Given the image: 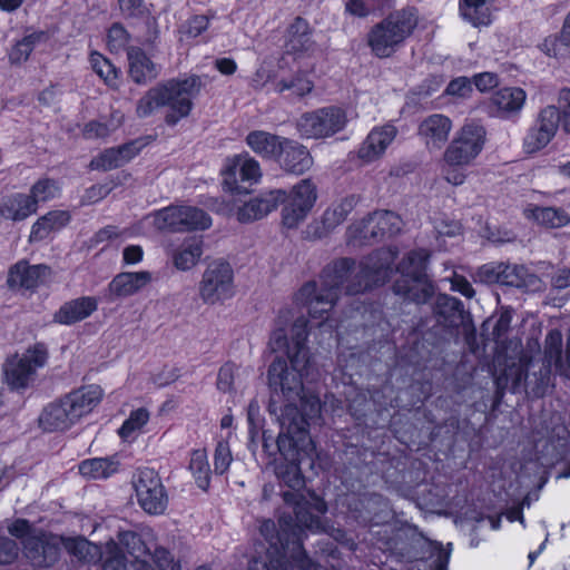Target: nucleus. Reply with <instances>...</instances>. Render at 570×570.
Masks as SVG:
<instances>
[{
  "label": "nucleus",
  "mask_w": 570,
  "mask_h": 570,
  "mask_svg": "<svg viewBox=\"0 0 570 570\" xmlns=\"http://www.w3.org/2000/svg\"><path fill=\"white\" fill-rule=\"evenodd\" d=\"M314 365L304 370H295L291 364L287 366L286 361L276 356L271 363L267 371L268 386L271 389V400L268 411L271 414H283L287 406L293 405L297 409L301 416L309 426V420L320 419L322 404L320 397L306 391L303 385V377H309L313 374Z\"/></svg>",
  "instance_id": "nucleus-3"
},
{
  "label": "nucleus",
  "mask_w": 570,
  "mask_h": 570,
  "mask_svg": "<svg viewBox=\"0 0 570 570\" xmlns=\"http://www.w3.org/2000/svg\"><path fill=\"white\" fill-rule=\"evenodd\" d=\"M127 59L129 65L128 73L135 83L147 85L159 76V66L141 48L129 47L127 49Z\"/></svg>",
  "instance_id": "nucleus-26"
},
{
  "label": "nucleus",
  "mask_w": 570,
  "mask_h": 570,
  "mask_svg": "<svg viewBox=\"0 0 570 570\" xmlns=\"http://www.w3.org/2000/svg\"><path fill=\"white\" fill-rule=\"evenodd\" d=\"M236 365L234 363L224 364L217 375V389L224 393L233 390Z\"/></svg>",
  "instance_id": "nucleus-62"
},
{
  "label": "nucleus",
  "mask_w": 570,
  "mask_h": 570,
  "mask_svg": "<svg viewBox=\"0 0 570 570\" xmlns=\"http://www.w3.org/2000/svg\"><path fill=\"white\" fill-rule=\"evenodd\" d=\"M436 322L445 327H459L464 321L463 303L448 294H439L433 304Z\"/></svg>",
  "instance_id": "nucleus-30"
},
{
  "label": "nucleus",
  "mask_w": 570,
  "mask_h": 570,
  "mask_svg": "<svg viewBox=\"0 0 570 570\" xmlns=\"http://www.w3.org/2000/svg\"><path fill=\"white\" fill-rule=\"evenodd\" d=\"M203 86L202 78L197 75L158 83L137 101L136 115L139 118H147L156 109L168 107L165 122L175 126L180 119L189 116L194 106L193 99L200 94Z\"/></svg>",
  "instance_id": "nucleus-5"
},
{
  "label": "nucleus",
  "mask_w": 570,
  "mask_h": 570,
  "mask_svg": "<svg viewBox=\"0 0 570 570\" xmlns=\"http://www.w3.org/2000/svg\"><path fill=\"white\" fill-rule=\"evenodd\" d=\"M108 47L112 52H119L120 50L128 49L130 41V35L124 28L121 23H114L108 30Z\"/></svg>",
  "instance_id": "nucleus-51"
},
{
  "label": "nucleus",
  "mask_w": 570,
  "mask_h": 570,
  "mask_svg": "<svg viewBox=\"0 0 570 570\" xmlns=\"http://www.w3.org/2000/svg\"><path fill=\"white\" fill-rule=\"evenodd\" d=\"M149 420V412L144 409H137L132 411L129 417L124 422L119 429V435L122 439H128L136 431L140 430Z\"/></svg>",
  "instance_id": "nucleus-50"
},
{
  "label": "nucleus",
  "mask_w": 570,
  "mask_h": 570,
  "mask_svg": "<svg viewBox=\"0 0 570 570\" xmlns=\"http://www.w3.org/2000/svg\"><path fill=\"white\" fill-rule=\"evenodd\" d=\"M154 225L169 233L204 230L212 225L209 215L194 206H168L155 213Z\"/></svg>",
  "instance_id": "nucleus-9"
},
{
  "label": "nucleus",
  "mask_w": 570,
  "mask_h": 570,
  "mask_svg": "<svg viewBox=\"0 0 570 570\" xmlns=\"http://www.w3.org/2000/svg\"><path fill=\"white\" fill-rule=\"evenodd\" d=\"M500 285L528 292H539L542 287V281L523 265L501 263Z\"/></svg>",
  "instance_id": "nucleus-28"
},
{
  "label": "nucleus",
  "mask_w": 570,
  "mask_h": 570,
  "mask_svg": "<svg viewBox=\"0 0 570 570\" xmlns=\"http://www.w3.org/2000/svg\"><path fill=\"white\" fill-rule=\"evenodd\" d=\"M98 308V301L92 296H82L63 303L53 314V322L72 325L89 317Z\"/></svg>",
  "instance_id": "nucleus-27"
},
{
  "label": "nucleus",
  "mask_w": 570,
  "mask_h": 570,
  "mask_svg": "<svg viewBox=\"0 0 570 570\" xmlns=\"http://www.w3.org/2000/svg\"><path fill=\"white\" fill-rule=\"evenodd\" d=\"M48 360V348L43 343H36L21 356L14 355L4 365V376L11 389H26L33 380L38 367L45 366Z\"/></svg>",
  "instance_id": "nucleus-13"
},
{
  "label": "nucleus",
  "mask_w": 570,
  "mask_h": 570,
  "mask_svg": "<svg viewBox=\"0 0 570 570\" xmlns=\"http://www.w3.org/2000/svg\"><path fill=\"white\" fill-rule=\"evenodd\" d=\"M285 199L311 212L317 200V187L311 178H304L292 187L289 194L285 191Z\"/></svg>",
  "instance_id": "nucleus-40"
},
{
  "label": "nucleus",
  "mask_w": 570,
  "mask_h": 570,
  "mask_svg": "<svg viewBox=\"0 0 570 570\" xmlns=\"http://www.w3.org/2000/svg\"><path fill=\"white\" fill-rule=\"evenodd\" d=\"M570 46H566L561 41V33L559 36H551L543 40L540 45V49L549 57L561 58L567 56V49Z\"/></svg>",
  "instance_id": "nucleus-58"
},
{
  "label": "nucleus",
  "mask_w": 570,
  "mask_h": 570,
  "mask_svg": "<svg viewBox=\"0 0 570 570\" xmlns=\"http://www.w3.org/2000/svg\"><path fill=\"white\" fill-rule=\"evenodd\" d=\"M281 204H284L282 208V224L288 229L297 228L311 213L309 210L298 206V204H293L287 199L281 202Z\"/></svg>",
  "instance_id": "nucleus-46"
},
{
  "label": "nucleus",
  "mask_w": 570,
  "mask_h": 570,
  "mask_svg": "<svg viewBox=\"0 0 570 570\" xmlns=\"http://www.w3.org/2000/svg\"><path fill=\"white\" fill-rule=\"evenodd\" d=\"M472 91V82L466 77H459L450 81L445 92L451 96L466 97Z\"/></svg>",
  "instance_id": "nucleus-64"
},
{
  "label": "nucleus",
  "mask_w": 570,
  "mask_h": 570,
  "mask_svg": "<svg viewBox=\"0 0 570 570\" xmlns=\"http://www.w3.org/2000/svg\"><path fill=\"white\" fill-rule=\"evenodd\" d=\"M19 554L18 543L4 535H0V564L12 563Z\"/></svg>",
  "instance_id": "nucleus-60"
},
{
  "label": "nucleus",
  "mask_w": 570,
  "mask_h": 570,
  "mask_svg": "<svg viewBox=\"0 0 570 570\" xmlns=\"http://www.w3.org/2000/svg\"><path fill=\"white\" fill-rule=\"evenodd\" d=\"M501 276V263H489L478 268L476 277L484 284H499Z\"/></svg>",
  "instance_id": "nucleus-61"
},
{
  "label": "nucleus",
  "mask_w": 570,
  "mask_h": 570,
  "mask_svg": "<svg viewBox=\"0 0 570 570\" xmlns=\"http://www.w3.org/2000/svg\"><path fill=\"white\" fill-rule=\"evenodd\" d=\"M314 89V82L305 71L298 70L288 78H283L274 82V91L283 94L288 91V97L302 99L309 95Z\"/></svg>",
  "instance_id": "nucleus-37"
},
{
  "label": "nucleus",
  "mask_w": 570,
  "mask_h": 570,
  "mask_svg": "<svg viewBox=\"0 0 570 570\" xmlns=\"http://www.w3.org/2000/svg\"><path fill=\"white\" fill-rule=\"evenodd\" d=\"M532 217L538 224L548 228H561L570 223V215L558 207H534Z\"/></svg>",
  "instance_id": "nucleus-43"
},
{
  "label": "nucleus",
  "mask_w": 570,
  "mask_h": 570,
  "mask_svg": "<svg viewBox=\"0 0 570 570\" xmlns=\"http://www.w3.org/2000/svg\"><path fill=\"white\" fill-rule=\"evenodd\" d=\"M286 137L266 130H252L245 138L253 153L265 160H276Z\"/></svg>",
  "instance_id": "nucleus-29"
},
{
  "label": "nucleus",
  "mask_w": 570,
  "mask_h": 570,
  "mask_svg": "<svg viewBox=\"0 0 570 570\" xmlns=\"http://www.w3.org/2000/svg\"><path fill=\"white\" fill-rule=\"evenodd\" d=\"M396 254L393 248H380L358 264L350 257L338 258L322 269L318 282H306L295 301L306 306L313 318H321L334 307L343 291L346 295H357L384 284L392 274Z\"/></svg>",
  "instance_id": "nucleus-1"
},
{
  "label": "nucleus",
  "mask_w": 570,
  "mask_h": 570,
  "mask_svg": "<svg viewBox=\"0 0 570 570\" xmlns=\"http://www.w3.org/2000/svg\"><path fill=\"white\" fill-rule=\"evenodd\" d=\"M36 546L41 549V554H37V567L49 568L59 560L60 547L58 543L43 541L36 542Z\"/></svg>",
  "instance_id": "nucleus-53"
},
{
  "label": "nucleus",
  "mask_w": 570,
  "mask_h": 570,
  "mask_svg": "<svg viewBox=\"0 0 570 570\" xmlns=\"http://www.w3.org/2000/svg\"><path fill=\"white\" fill-rule=\"evenodd\" d=\"M285 200V190L272 189L250 198L238 207L237 220L247 224L262 219L275 210L281 202Z\"/></svg>",
  "instance_id": "nucleus-17"
},
{
  "label": "nucleus",
  "mask_w": 570,
  "mask_h": 570,
  "mask_svg": "<svg viewBox=\"0 0 570 570\" xmlns=\"http://www.w3.org/2000/svg\"><path fill=\"white\" fill-rule=\"evenodd\" d=\"M209 26V19L206 16H194L183 26L181 32L188 38L200 36Z\"/></svg>",
  "instance_id": "nucleus-59"
},
{
  "label": "nucleus",
  "mask_w": 570,
  "mask_h": 570,
  "mask_svg": "<svg viewBox=\"0 0 570 570\" xmlns=\"http://www.w3.org/2000/svg\"><path fill=\"white\" fill-rule=\"evenodd\" d=\"M561 126V116L556 105H548L540 109L534 124L523 138L527 153H535L544 148L556 136Z\"/></svg>",
  "instance_id": "nucleus-16"
},
{
  "label": "nucleus",
  "mask_w": 570,
  "mask_h": 570,
  "mask_svg": "<svg viewBox=\"0 0 570 570\" xmlns=\"http://www.w3.org/2000/svg\"><path fill=\"white\" fill-rule=\"evenodd\" d=\"M121 16L130 20L149 19L150 10L144 0H118Z\"/></svg>",
  "instance_id": "nucleus-48"
},
{
  "label": "nucleus",
  "mask_w": 570,
  "mask_h": 570,
  "mask_svg": "<svg viewBox=\"0 0 570 570\" xmlns=\"http://www.w3.org/2000/svg\"><path fill=\"white\" fill-rule=\"evenodd\" d=\"M282 497L287 504L294 507L295 523L292 518L282 517L278 525L271 519L262 521L259 533L268 544L266 558L268 562L263 563L267 570H293L288 558L293 560L299 570H318L303 548L304 529L314 531L321 528V519L312 513L303 495L296 492H283Z\"/></svg>",
  "instance_id": "nucleus-2"
},
{
  "label": "nucleus",
  "mask_w": 570,
  "mask_h": 570,
  "mask_svg": "<svg viewBox=\"0 0 570 570\" xmlns=\"http://www.w3.org/2000/svg\"><path fill=\"white\" fill-rule=\"evenodd\" d=\"M554 361L544 355L542 361H530L524 373L525 392L533 397H543L551 381V367Z\"/></svg>",
  "instance_id": "nucleus-24"
},
{
  "label": "nucleus",
  "mask_w": 570,
  "mask_h": 570,
  "mask_svg": "<svg viewBox=\"0 0 570 570\" xmlns=\"http://www.w3.org/2000/svg\"><path fill=\"white\" fill-rule=\"evenodd\" d=\"M275 161L284 171L294 175H303L313 166L309 150L301 142L287 137Z\"/></svg>",
  "instance_id": "nucleus-19"
},
{
  "label": "nucleus",
  "mask_w": 570,
  "mask_h": 570,
  "mask_svg": "<svg viewBox=\"0 0 570 570\" xmlns=\"http://www.w3.org/2000/svg\"><path fill=\"white\" fill-rule=\"evenodd\" d=\"M417 22V10L414 7L391 12L367 32L366 42L371 52L380 59L392 57L413 33Z\"/></svg>",
  "instance_id": "nucleus-7"
},
{
  "label": "nucleus",
  "mask_w": 570,
  "mask_h": 570,
  "mask_svg": "<svg viewBox=\"0 0 570 570\" xmlns=\"http://www.w3.org/2000/svg\"><path fill=\"white\" fill-rule=\"evenodd\" d=\"M223 188L232 195H246L262 177L259 163L244 153L226 159L222 170Z\"/></svg>",
  "instance_id": "nucleus-10"
},
{
  "label": "nucleus",
  "mask_w": 570,
  "mask_h": 570,
  "mask_svg": "<svg viewBox=\"0 0 570 570\" xmlns=\"http://www.w3.org/2000/svg\"><path fill=\"white\" fill-rule=\"evenodd\" d=\"M247 422H248V435L252 442L258 435L262 428L263 417L261 415V407L257 400H252L247 406Z\"/></svg>",
  "instance_id": "nucleus-55"
},
{
  "label": "nucleus",
  "mask_w": 570,
  "mask_h": 570,
  "mask_svg": "<svg viewBox=\"0 0 570 570\" xmlns=\"http://www.w3.org/2000/svg\"><path fill=\"white\" fill-rule=\"evenodd\" d=\"M397 134L393 125L376 127L370 131L357 150V156L364 163H372L379 159L394 140Z\"/></svg>",
  "instance_id": "nucleus-23"
},
{
  "label": "nucleus",
  "mask_w": 570,
  "mask_h": 570,
  "mask_svg": "<svg viewBox=\"0 0 570 570\" xmlns=\"http://www.w3.org/2000/svg\"><path fill=\"white\" fill-rule=\"evenodd\" d=\"M199 297L205 304L214 305L234 294V272L229 263L214 261L204 271L198 285Z\"/></svg>",
  "instance_id": "nucleus-12"
},
{
  "label": "nucleus",
  "mask_w": 570,
  "mask_h": 570,
  "mask_svg": "<svg viewBox=\"0 0 570 570\" xmlns=\"http://www.w3.org/2000/svg\"><path fill=\"white\" fill-rule=\"evenodd\" d=\"M118 470V462L109 458L85 460L79 464V472L92 479H106Z\"/></svg>",
  "instance_id": "nucleus-42"
},
{
  "label": "nucleus",
  "mask_w": 570,
  "mask_h": 570,
  "mask_svg": "<svg viewBox=\"0 0 570 570\" xmlns=\"http://www.w3.org/2000/svg\"><path fill=\"white\" fill-rule=\"evenodd\" d=\"M460 13L464 20L474 27L491 23V10L487 0H461Z\"/></svg>",
  "instance_id": "nucleus-39"
},
{
  "label": "nucleus",
  "mask_w": 570,
  "mask_h": 570,
  "mask_svg": "<svg viewBox=\"0 0 570 570\" xmlns=\"http://www.w3.org/2000/svg\"><path fill=\"white\" fill-rule=\"evenodd\" d=\"M202 254V240L197 238L186 240L174 254V265L180 271H188L197 264Z\"/></svg>",
  "instance_id": "nucleus-41"
},
{
  "label": "nucleus",
  "mask_w": 570,
  "mask_h": 570,
  "mask_svg": "<svg viewBox=\"0 0 570 570\" xmlns=\"http://www.w3.org/2000/svg\"><path fill=\"white\" fill-rule=\"evenodd\" d=\"M153 279L148 271L122 272L117 274L108 284V299L114 302L137 294Z\"/></svg>",
  "instance_id": "nucleus-22"
},
{
  "label": "nucleus",
  "mask_w": 570,
  "mask_h": 570,
  "mask_svg": "<svg viewBox=\"0 0 570 570\" xmlns=\"http://www.w3.org/2000/svg\"><path fill=\"white\" fill-rule=\"evenodd\" d=\"M358 203V197L355 195H348L342 198L338 203L328 207L322 216L323 232L320 233V237L333 230L340 224H342L348 214L355 208Z\"/></svg>",
  "instance_id": "nucleus-36"
},
{
  "label": "nucleus",
  "mask_w": 570,
  "mask_h": 570,
  "mask_svg": "<svg viewBox=\"0 0 570 570\" xmlns=\"http://www.w3.org/2000/svg\"><path fill=\"white\" fill-rule=\"evenodd\" d=\"M99 385H85L52 401L43 407L40 426L48 432L66 431L88 415L101 401Z\"/></svg>",
  "instance_id": "nucleus-6"
},
{
  "label": "nucleus",
  "mask_w": 570,
  "mask_h": 570,
  "mask_svg": "<svg viewBox=\"0 0 570 570\" xmlns=\"http://www.w3.org/2000/svg\"><path fill=\"white\" fill-rule=\"evenodd\" d=\"M393 292L404 301L424 304L435 294V286L430 277L400 276L393 284Z\"/></svg>",
  "instance_id": "nucleus-21"
},
{
  "label": "nucleus",
  "mask_w": 570,
  "mask_h": 570,
  "mask_svg": "<svg viewBox=\"0 0 570 570\" xmlns=\"http://www.w3.org/2000/svg\"><path fill=\"white\" fill-rule=\"evenodd\" d=\"M189 470L193 473L198 488L207 490L210 483V466L206 450L197 449L191 452Z\"/></svg>",
  "instance_id": "nucleus-44"
},
{
  "label": "nucleus",
  "mask_w": 570,
  "mask_h": 570,
  "mask_svg": "<svg viewBox=\"0 0 570 570\" xmlns=\"http://www.w3.org/2000/svg\"><path fill=\"white\" fill-rule=\"evenodd\" d=\"M347 124L344 109L336 106L320 108L303 114L297 120V130L304 138H326L343 130Z\"/></svg>",
  "instance_id": "nucleus-11"
},
{
  "label": "nucleus",
  "mask_w": 570,
  "mask_h": 570,
  "mask_svg": "<svg viewBox=\"0 0 570 570\" xmlns=\"http://www.w3.org/2000/svg\"><path fill=\"white\" fill-rule=\"evenodd\" d=\"M569 451V431L566 426H557L552 430L551 436L539 450L541 459L547 464H556L562 461Z\"/></svg>",
  "instance_id": "nucleus-34"
},
{
  "label": "nucleus",
  "mask_w": 570,
  "mask_h": 570,
  "mask_svg": "<svg viewBox=\"0 0 570 570\" xmlns=\"http://www.w3.org/2000/svg\"><path fill=\"white\" fill-rule=\"evenodd\" d=\"M429 257V252L423 248L409 252L396 267L400 276L429 277L426 274Z\"/></svg>",
  "instance_id": "nucleus-38"
},
{
  "label": "nucleus",
  "mask_w": 570,
  "mask_h": 570,
  "mask_svg": "<svg viewBox=\"0 0 570 570\" xmlns=\"http://www.w3.org/2000/svg\"><path fill=\"white\" fill-rule=\"evenodd\" d=\"M561 116V127L564 132L570 134V88H562L558 94V105Z\"/></svg>",
  "instance_id": "nucleus-57"
},
{
  "label": "nucleus",
  "mask_w": 570,
  "mask_h": 570,
  "mask_svg": "<svg viewBox=\"0 0 570 570\" xmlns=\"http://www.w3.org/2000/svg\"><path fill=\"white\" fill-rule=\"evenodd\" d=\"M485 140L487 130L482 125H463L444 151L445 164L450 167L468 166L480 155Z\"/></svg>",
  "instance_id": "nucleus-8"
},
{
  "label": "nucleus",
  "mask_w": 570,
  "mask_h": 570,
  "mask_svg": "<svg viewBox=\"0 0 570 570\" xmlns=\"http://www.w3.org/2000/svg\"><path fill=\"white\" fill-rule=\"evenodd\" d=\"M278 423L276 443L282 461L276 463L275 474L281 483L292 490L291 492L299 493L305 485L301 463L313 451L314 444L307 424L295 406H287L278 417Z\"/></svg>",
  "instance_id": "nucleus-4"
},
{
  "label": "nucleus",
  "mask_w": 570,
  "mask_h": 570,
  "mask_svg": "<svg viewBox=\"0 0 570 570\" xmlns=\"http://www.w3.org/2000/svg\"><path fill=\"white\" fill-rule=\"evenodd\" d=\"M140 507L150 514L165 511L168 498L158 473L153 469H142L134 481Z\"/></svg>",
  "instance_id": "nucleus-15"
},
{
  "label": "nucleus",
  "mask_w": 570,
  "mask_h": 570,
  "mask_svg": "<svg viewBox=\"0 0 570 570\" xmlns=\"http://www.w3.org/2000/svg\"><path fill=\"white\" fill-rule=\"evenodd\" d=\"M512 308L504 307L501 309V313L495 321L493 326L492 335L493 338L499 342L510 330L511 321H512Z\"/></svg>",
  "instance_id": "nucleus-63"
},
{
  "label": "nucleus",
  "mask_w": 570,
  "mask_h": 570,
  "mask_svg": "<svg viewBox=\"0 0 570 570\" xmlns=\"http://www.w3.org/2000/svg\"><path fill=\"white\" fill-rule=\"evenodd\" d=\"M232 453H230V449H229V445L227 442L225 441H219L216 445V449H215V454H214V471L215 473L217 474H224L230 463H232Z\"/></svg>",
  "instance_id": "nucleus-54"
},
{
  "label": "nucleus",
  "mask_w": 570,
  "mask_h": 570,
  "mask_svg": "<svg viewBox=\"0 0 570 570\" xmlns=\"http://www.w3.org/2000/svg\"><path fill=\"white\" fill-rule=\"evenodd\" d=\"M429 558L426 570H448L450 551L445 550L440 542L429 541Z\"/></svg>",
  "instance_id": "nucleus-49"
},
{
  "label": "nucleus",
  "mask_w": 570,
  "mask_h": 570,
  "mask_svg": "<svg viewBox=\"0 0 570 570\" xmlns=\"http://www.w3.org/2000/svg\"><path fill=\"white\" fill-rule=\"evenodd\" d=\"M527 99V92L520 87H504L490 98V105L495 108L500 118H512L519 116Z\"/></svg>",
  "instance_id": "nucleus-25"
},
{
  "label": "nucleus",
  "mask_w": 570,
  "mask_h": 570,
  "mask_svg": "<svg viewBox=\"0 0 570 570\" xmlns=\"http://www.w3.org/2000/svg\"><path fill=\"white\" fill-rule=\"evenodd\" d=\"M125 164L120 159L118 151L116 148H108L104 150L101 154H99L97 157H95L91 163L90 167L92 169L97 170H111L118 167L124 166Z\"/></svg>",
  "instance_id": "nucleus-52"
},
{
  "label": "nucleus",
  "mask_w": 570,
  "mask_h": 570,
  "mask_svg": "<svg viewBox=\"0 0 570 570\" xmlns=\"http://www.w3.org/2000/svg\"><path fill=\"white\" fill-rule=\"evenodd\" d=\"M58 193L59 186L55 179L42 178L32 185L30 194L28 195L35 199L36 206L38 207L40 202H48L55 198Z\"/></svg>",
  "instance_id": "nucleus-47"
},
{
  "label": "nucleus",
  "mask_w": 570,
  "mask_h": 570,
  "mask_svg": "<svg viewBox=\"0 0 570 570\" xmlns=\"http://www.w3.org/2000/svg\"><path fill=\"white\" fill-rule=\"evenodd\" d=\"M90 62L94 71L112 89L118 88L119 70L110 62L109 59L99 52L90 55Z\"/></svg>",
  "instance_id": "nucleus-45"
},
{
  "label": "nucleus",
  "mask_w": 570,
  "mask_h": 570,
  "mask_svg": "<svg viewBox=\"0 0 570 570\" xmlns=\"http://www.w3.org/2000/svg\"><path fill=\"white\" fill-rule=\"evenodd\" d=\"M451 128L452 121L450 118L434 114L421 122L419 132L425 139L428 146L440 148L448 140Z\"/></svg>",
  "instance_id": "nucleus-32"
},
{
  "label": "nucleus",
  "mask_w": 570,
  "mask_h": 570,
  "mask_svg": "<svg viewBox=\"0 0 570 570\" xmlns=\"http://www.w3.org/2000/svg\"><path fill=\"white\" fill-rule=\"evenodd\" d=\"M66 550L79 560H87L92 544L85 538H68L63 542Z\"/></svg>",
  "instance_id": "nucleus-56"
},
{
  "label": "nucleus",
  "mask_w": 570,
  "mask_h": 570,
  "mask_svg": "<svg viewBox=\"0 0 570 570\" xmlns=\"http://www.w3.org/2000/svg\"><path fill=\"white\" fill-rule=\"evenodd\" d=\"M50 274L51 268L45 264L29 265L20 261L10 267L7 285L11 289L35 291Z\"/></svg>",
  "instance_id": "nucleus-18"
},
{
  "label": "nucleus",
  "mask_w": 570,
  "mask_h": 570,
  "mask_svg": "<svg viewBox=\"0 0 570 570\" xmlns=\"http://www.w3.org/2000/svg\"><path fill=\"white\" fill-rule=\"evenodd\" d=\"M70 222V215L66 210H51L39 217L32 225L29 242H40L50 233L60 230Z\"/></svg>",
  "instance_id": "nucleus-33"
},
{
  "label": "nucleus",
  "mask_w": 570,
  "mask_h": 570,
  "mask_svg": "<svg viewBox=\"0 0 570 570\" xmlns=\"http://www.w3.org/2000/svg\"><path fill=\"white\" fill-rule=\"evenodd\" d=\"M307 340V321L297 318L292 327V345L294 353L289 351V363L295 370H304L311 366L312 357L305 342Z\"/></svg>",
  "instance_id": "nucleus-31"
},
{
  "label": "nucleus",
  "mask_w": 570,
  "mask_h": 570,
  "mask_svg": "<svg viewBox=\"0 0 570 570\" xmlns=\"http://www.w3.org/2000/svg\"><path fill=\"white\" fill-rule=\"evenodd\" d=\"M313 28L302 17H296L285 32V49L289 55H311L316 50L313 39Z\"/></svg>",
  "instance_id": "nucleus-20"
},
{
  "label": "nucleus",
  "mask_w": 570,
  "mask_h": 570,
  "mask_svg": "<svg viewBox=\"0 0 570 570\" xmlns=\"http://www.w3.org/2000/svg\"><path fill=\"white\" fill-rule=\"evenodd\" d=\"M402 229L401 217L390 210H380L370 214L360 225L351 228L353 237L361 244H374L386 237H393Z\"/></svg>",
  "instance_id": "nucleus-14"
},
{
  "label": "nucleus",
  "mask_w": 570,
  "mask_h": 570,
  "mask_svg": "<svg viewBox=\"0 0 570 570\" xmlns=\"http://www.w3.org/2000/svg\"><path fill=\"white\" fill-rule=\"evenodd\" d=\"M37 213L35 199L27 194H14L0 205V216L13 222H21Z\"/></svg>",
  "instance_id": "nucleus-35"
}]
</instances>
